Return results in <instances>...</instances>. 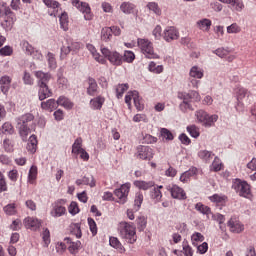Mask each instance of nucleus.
Masks as SVG:
<instances>
[{
  "label": "nucleus",
  "mask_w": 256,
  "mask_h": 256,
  "mask_svg": "<svg viewBox=\"0 0 256 256\" xmlns=\"http://www.w3.org/2000/svg\"><path fill=\"white\" fill-rule=\"evenodd\" d=\"M19 127V134L22 137L23 141H27V137L29 136V133H31V128L27 125H18Z\"/></svg>",
  "instance_id": "43"
},
{
  "label": "nucleus",
  "mask_w": 256,
  "mask_h": 256,
  "mask_svg": "<svg viewBox=\"0 0 256 256\" xmlns=\"http://www.w3.org/2000/svg\"><path fill=\"white\" fill-rule=\"evenodd\" d=\"M166 189L173 199H178L179 201H185V199H187V193H185V190L177 184H170Z\"/></svg>",
  "instance_id": "12"
},
{
  "label": "nucleus",
  "mask_w": 256,
  "mask_h": 256,
  "mask_svg": "<svg viewBox=\"0 0 256 256\" xmlns=\"http://www.w3.org/2000/svg\"><path fill=\"white\" fill-rule=\"evenodd\" d=\"M58 107H64V109H73V102L65 96H60L57 100Z\"/></svg>",
  "instance_id": "35"
},
{
  "label": "nucleus",
  "mask_w": 256,
  "mask_h": 256,
  "mask_svg": "<svg viewBox=\"0 0 256 256\" xmlns=\"http://www.w3.org/2000/svg\"><path fill=\"white\" fill-rule=\"evenodd\" d=\"M161 137L164 141H173L175 135L167 128H161Z\"/></svg>",
  "instance_id": "47"
},
{
  "label": "nucleus",
  "mask_w": 256,
  "mask_h": 256,
  "mask_svg": "<svg viewBox=\"0 0 256 256\" xmlns=\"http://www.w3.org/2000/svg\"><path fill=\"white\" fill-rule=\"evenodd\" d=\"M228 199L229 198L224 194H214L209 197V201H211V203H216V205H221L222 207H224Z\"/></svg>",
  "instance_id": "28"
},
{
  "label": "nucleus",
  "mask_w": 256,
  "mask_h": 256,
  "mask_svg": "<svg viewBox=\"0 0 256 256\" xmlns=\"http://www.w3.org/2000/svg\"><path fill=\"white\" fill-rule=\"evenodd\" d=\"M23 223L26 229H31V231H37V229H40L43 221L35 217H26Z\"/></svg>",
  "instance_id": "17"
},
{
  "label": "nucleus",
  "mask_w": 256,
  "mask_h": 256,
  "mask_svg": "<svg viewBox=\"0 0 256 256\" xmlns=\"http://www.w3.org/2000/svg\"><path fill=\"white\" fill-rule=\"evenodd\" d=\"M0 17H4L1 25L6 31L12 29L15 21H17V17L15 16V13L11 11V8L6 7L3 4H0Z\"/></svg>",
  "instance_id": "3"
},
{
  "label": "nucleus",
  "mask_w": 256,
  "mask_h": 256,
  "mask_svg": "<svg viewBox=\"0 0 256 256\" xmlns=\"http://www.w3.org/2000/svg\"><path fill=\"white\" fill-rule=\"evenodd\" d=\"M81 49V44L71 39H66L65 44L61 47L60 59H67L69 53H77Z\"/></svg>",
  "instance_id": "5"
},
{
  "label": "nucleus",
  "mask_w": 256,
  "mask_h": 256,
  "mask_svg": "<svg viewBox=\"0 0 256 256\" xmlns=\"http://www.w3.org/2000/svg\"><path fill=\"white\" fill-rule=\"evenodd\" d=\"M223 170V162H221V159L219 157H215L214 161L210 165V171H214L215 173Z\"/></svg>",
  "instance_id": "39"
},
{
  "label": "nucleus",
  "mask_w": 256,
  "mask_h": 256,
  "mask_svg": "<svg viewBox=\"0 0 256 256\" xmlns=\"http://www.w3.org/2000/svg\"><path fill=\"white\" fill-rule=\"evenodd\" d=\"M68 212L70 215H77L79 213V205L77 202H71L69 207H68Z\"/></svg>",
  "instance_id": "62"
},
{
  "label": "nucleus",
  "mask_w": 256,
  "mask_h": 256,
  "mask_svg": "<svg viewBox=\"0 0 256 256\" xmlns=\"http://www.w3.org/2000/svg\"><path fill=\"white\" fill-rule=\"evenodd\" d=\"M38 87V97L40 101H45V99L53 95V92L51 91V89H49L48 85H40Z\"/></svg>",
  "instance_id": "23"
},
{
  "label": "nucleus",
  "mask_w": 256,
  "mask_h": 256,
  "mask_svg": "<svg viewBox=\"0 0 256 256\" xmlns=\"http://www.w3.org/2000/svg\"><path fill=\"white\" fill-rule=\"evenodd\" d=\"M104 104H105V97L101 95L90 100V107L91 109H94V111H101Z\"/></svg>",
  "instance_id": "22"
},
{
  "label": "nucleus",
  "mask_w": 256,
  "mask_h": 256,
  "mask_svg": "<svg viewBox=\"0 0 256 256\" xmlns=\"http://www.w3.org/2000/svg\"><path fill=\"white\" fill-rule=\"evenodd\" d=\"M35 77L38 79V86L47 85L51 81V74L43 71H36Z\"/></svg>",
  "instance_id": "24"
},
{
  "label": "nucleus",
  "mask_w": 256,
  "mask_h": 256,
  "mask_svg": "<svg viewBox=\"0 0 256 256\" xmlns=\"http://www.w3.org/2000/svg\"><path fill=\"white\" fill-rule=\"evenodd\" d=\"M33 119H35L33 114H24L18 119V125H27L29 127V123H33Z\"/></svg>",
  "instance_id": "37"
},
{
  "label": "nucleus",
  "mask_w": 256,
  "mask_h": 256,
  "mask_svg": "<svg viewBox=\"0 0 256 256\" xmlns=\"http://www.w3.org/2000/svg\"><path fill=\"white\" fill-rule=\"evenodd\" d=\"M198 157H200L203 161H206V163H209V161L215 157V154L208 150H200L198 152Z\"/></svg>",
  "instance_id": "40"
},
{
  "label": "nucleus",
  "mask_w": 256,
  "mask_h": 256,
  "mask_svg": "<svg viewBox=\"0 0 256 256\" xmlns=\"http://www.w3.org/2000/svg\"><path fill=\"white\" fill-rule=\"evenodd\" d=\"M6 215H15L17 213V205L15 203L8 204L4 207Z\"/></svg>",
  "instance_id": "54"
},
{
  "label": "nucleus",
  "mask_w": 256,
  "mask_h": 256,
  "mask_svg": "<svg viewBox=\"0 0 256 256\" xmlns=\"http://www.w3.org/2000/svg\"><path fill=\"white\" fill-rule=\"evenodd\" d=\"M129 191H131V183H125L120 188L114 190V195L118 198V203L125 205L127 203V197H129Z\"/></svg>",
  "instance_id": "11"
},
{
  "label": "nucleus",
  "mask_w": 256,
  "mask_h": 256,
  "mask_svg": "<svg viewBox=\"0 0 256 256\" xmlns=\"http://www.w3.org/2000/svg\"><path fill=\"white\" fill-rule=\"evenodd\" d=\"M60 27L63 31H69V15L67 12H62L59 16Z\"/></svg>",
  "instance_id": "34"
},
{
  "label": "nucleus",
  "mask_w": 256,
  "mask_h": 256,
  "mask_svg": "<svg viewBox=\"0 0 256 256\" xmlns=\"http://www.w3.org/2000/svg\"><path fill=\"white\" fill-rule=\"evenodd\" d=\"M110 246L114 249H117L119 253H125V247L123 244H121V241H119V238L117 237H110L109 239Z\"/></svg>",
  "instance_id": "33"
},
{
  "label": "nucleus",
  "mask_w": 256,
  "mask_h": 256,
  "mask_svg": "<svg viewBox=\"0 0 256 256\" xmlns=\"http://www.w3.org/2000/svg\"><path fill=\"white\" fill-rule=\"evenodd\" d=\"M86 47L88 51H90L91 55L94 57L95 61H97L98 63H101L102 65H105L107 61L103 56H101V54H99V52H97V49L95 48V46H93L92 44H87Z\"/></svg>",
  "instance_id": "27"
},
{
  "label": "nucleus",
  "mask_w": 256,
  "mask_h": 256,
  "mask_svg": "<svg viewBox=\"0 0 256 256\" xmlns=\"http://www.w3.org/2000/svg\"><path fill=\"white\" fill-rule=\"evenodd\" d=\"M220 3H226L230 5L234 11L241 12L245 9V4H243V0H219Z\"/></svg>",
  "instance_id": "21"
},
{
  "label": "nucleus",
  "mask_w": 256,
  "mask_h": 256,
  "mask_svg": "<svg viewBox=\"0 0 256 256\" xmlns=\"http://www.w3.org/2000/svg\"><path fill=\"white\" fill-rule=\"evenodd\" d=\"M211 25H213V23L207 18L196 22V26L198 27V29H200V31H209V29H211Z\"/></svg>",
  "instance_id": "32"
},
{
  "label": "nucleus",
  "mask_w": 256,
  "mask_h": 256,
  "mask_svg": "<svg viewBox=\"0 0 256 256\" xmlns=\"http://www.w3.org/2000/svg\"><path fill=\"white\" fill-rule=\"evenodd\" d=\"M122 57L123 62L125 61L126 63H133V61H135V53H133V51L130 50L124 51V55Z\"/></svg>",
  "instance_id": "52"
},
{
  "label": "nucleus",
  "mask_w": 256,
  "mask_h": 256,
  "mask_svg": "<svg viewBox=\"0 0 256 256\" xmlns=\"http://www.w3.org/2000/svg\"><path fill=\"white\" fill-rule=\"evenodd\" d=\"M44 5L48 7L49 9H52L51 15H54V17H57L59 14V11H61V4L57 2V0H42Z\"/></svg>",
  "instance_id": "19"
},
{
  "label": "nucleus",
  "mask_w": 256,
  "mask_h": 256,
  "mask_svg": "<svg viewBox=\"0 0 256 256\" xmlns=\"http://www.w3.org/2000/svg\"><path fill=\"white\" fill-rule=\"evenodd\" d=\"M134 185L137 187V189H141L142 191H147L148 189H151V187H155V182L153 181H143V180H136L134 181Z\"/></svg>",
  "instance_id": "30"
},
{
  "label": "nucleus",
  "mask_w": 256,
  "mask_h": 256,
  "mask_svg": "<svg viewBox=\"0 0 256 256\" xmlns=\"http://www.w3.org/2000/svg\"><path fill=\"white\" fill-rule=\"evenodd\" d=\"M234 91L237 101L236 109H238V107H243V99H245V97H249L251 92H249V90L243 86H236Z\"/></svg>",
  "instance_id": "15"
},
{
  "label": "nucleus",
  "mask_w": 256,
  "mask_h": 256,
  "mask_svg": "<svg viewBox=\"0 0 256 256\" xmlns=\"http://www.w3.org/2000/svg\"><path fill=\"white\" fill-rule=\"evenodd\" d=\"M37 180V166H31L29 173H28V182H30L31 185L35 183Z\"/></svg>",
  "instance_id": "49"
},
{
  "label": "nucleus",
  "mask_w": 256,
  "mask_h": 256,
  "mask_svg": "<svg viewBox=\"0 0 256 256\" xmlns=\"http://www.w3.org/2000/svg\"><path fill=\"white\" fill-rule=\"evenodd\" d=\"M73 7L79 9L81 13L84 15V19L86 21H92L93 12H91V6L87 2H81L80 0H71Z\"/></svg>",
  "instance_id": "9"
},
{
  "label": "nucleus",
  "mask_w": 256,
  "mask_h": 256,
  "mask_svg": "<svg viewBox=\"0 0 256 256\" xmlns=\"http://www.w3.org/2000/svg\"><path fill=\"white\" fill-rule=\"evenodd\" d=\"M196 121L202 125V127H214L215 123L219 120L217 114H209L207 111L200 109L195 112Z\"/></svg>",
  "instance_id": "2"
},
{
  "label": "nucleus",
  "mask_w": 256,
  "mask_h": 256,
  "mask_svg": "<svg viewBox=\"0 0 256 256\" xmlns=\"http://www.w3.org/2000/svg\"><path fill=\"white\" fill-rule=\"evenodd\" d=\"M137 43L138 47L147 59H155L157 57V54H155L153 50V43H151V41L139 38Z\"/></svg>",
  "instance_id": "7"
},
{
  "label": "nucleus",
  "mask_w": 256,
  "mask_h": 256,
  "mask_svg": "<svg viewBox=\"0 0 256 256\" xmlns=\"http://www.w3.org/2000/svg\"><path fill=\"white\" fill-rule=\"evenodd\" d=\"M232 189H234L240 197H249V195H251V186L247 181L241 179H236L233 182Z\"/></svg>",
  "instance_id": "6"
},
{
  "label": "nucleus",
  "mask_w": 256,
  "mask_h": 256,
  "mask_svg": "<svg viewBox=\"0 0 256 256\" xmlns=\"http://www.w3.org/2000/svg\"><path fill=\"white\" fill-rule=\"evenodd\" d=\"M197 172L198 170L196 167H191L189 170L182 173L180 176L181 183H189V181L191 180V177H195V175H197Z\"/></svg>",
  "instance_id": "26"
},
{
  "label": "nucleus",
  "mask_w": 256,
  "mask_h": 256,
  "mask_svg": "<svg viewBox=\"0 0 256 256\" xmlns=\"http://www.w3.org/2000/svg\"><path fill=\"white\" fill-rule=\"evenodd\" d=\"M182 249L185 256H193L194 251L191 245H189V242L184 241L182 243Z\"/></svg>",
  "instance_id": "55"
},
{
  "label": "nucleus",
  "mask_w": 256,
  "mask_h": 256,
  "mask_svg": "<svg viewBox=\"0 0 256 256\" xmlns=\"http://www.w3.org/2000/svg\"><path fill=\"white\" fill-rule=\"evenodd\" d=\"M120 11H123L126 15H131L135 11V5L130 2H123L120 5Z\"/></svg>",
  "instance_id": "38"
},
{
  "label": "nucleus",
  "mask_w": 256,
  "mask_h": 256,
  "mask_svg": "<svg viewBox=\"0 0 256 256\" xmlns=\"http://www.w3.org/2000/svg\"><path fill=\"white\" fill-rule=\"evenodd\" d=\"M66 243H69L68 251L70 253H75L76 251H79V247H81V241L72 242L71 238H65Z\"/></svg>",
  "instance_id": "41"
},
{
  "label": "nucleus",
  "mask_w": 256,
  "mask_h": 256,
  "mask_svg": "<svg viewBox=\"0 0 256 256\" xmlns=\"http://www.w3.org/2000/svg\"><path fill=\"white\" fill-rule=\"evenodd\" d=\"M88 225L92 235L95 237L97 235V223L93 218H88Z\"/></svg>",
  "instance_id": "61"
},
{
  "label": "nucleus",
  "mask_w": 256,
  "mask_h": 256,
  "mask_svg": "<svg viewBox=\"0 0 256 256\" xmlns=\"http://www.w3.org/2000/svg\"><path fill=\"white\" fill-rule=\"evenodd\" d=\"M41 107L45 111H50V113H51V112L55 111V109H57L58 104H57V101H55V99H49L45 102H42Z\"/></svg>",
  "instance_id": "31"
},
{
  "label": "nucleus",
  "mask_w": 256,
  "mask_h": 256,
  "mask_svg": "<svg viewBox=\"0 0 256 256\" xmlns=\"http://www.w3.org/2000/svg\"><path fill=\"white\" fill-rule=\"evenodd\" d=\"M164 39L165 41H175V39H179V31L175 27H169L164 31Z\"/></svg>",
  "instance_id": "25"
},
{
  "label": "nucleus",
  "mask_w": 256,
  "mask_h": 256,
  "mask_svg": "<svg viewBox=\"0 0 256 256\" xmlns=\"http://www.w3.org/2000/svg\"><path fill=\"white\" fill-rule=\"evenodd\" d=\"M196 211L202 213V215H211V208L209 206H205V204L199 202L195 205Z\"/></svg>",
  "instance_id": "44"
},
{
  "label": "nucleus",
  "mask_w": 256,
  "mask_h": 256,
  "mask_svg": "<svg viewBox=\"0 0 256 256\" xmlns=\"http://www.w3.org/2000/svg\"><path fill=\"white\" fill-rule=\"evenodd\" d=\"M67 200L60 199L52 204V209L50 211L51 217L59 218L63 217V215H67Z\"/></svg>",
  "instance_id": "8"
},
{
  "label": "nucleus",
  "mask_w": 256,
  "mask_h": 256,
  "mask_svg": "<svg viewBox=\"0 0 256 256\" xmlns=\"http://www.w3.org/2000/svg\"><path fill=\"white\" fill-rule=\"evenodd\" d=\"M227 33H241V27L237 23H233L227 27Z\"/></svg>",
  "instance_id": "63"
},
{
  "label": "nucleus",
  "mask_w": 256,
  "mask_h": 256,
  "mask_svg": "<svg viewBox=\"0 0 256 256\" xmlns=\"http://www.w3.org/2000/svg\"><path fill=\"white\" fill-rule=\"evenodd\" d=\"M99 93V85H97V81L93 78H88V87H87V95L90 97H95Z\"/></svg>",
  "instance_id": "20"
},
{
  "label": "nucleus",
  "mask_w": 256,
  "mask_h": 256,
  "mask_svg": "<svg viewBox=\"0 0 256 256\" xmlns=\"http://www.w3.org/2000/svg\"><path fill=\"white\" fill-rule=\"evenodd\" d=\"M101 53L110 61L111 65H115L116 67L123 65V55L121 53L115 50L111 51L107 47H101Z\"/></svg>",
  "instance_id": "4"
},
{
  "label": "nucleus",
  "mask_w": 256,
  "mask_h": 256,
  "mask_svg": "<svg viewBox=\"0 0 256 256\" xmlns=\"http://www.w3.org/2000/svg\"><path fill=\"white\" fill-rule=\"evenodd\" d=\"M231 233H243L245 226L239 221L238 217H231L227 223Z\"/></svg>",
  "instance_id": "16"
},
{
  "label": "nucleus",
  "mask_w": 256,
  "mask_h": 256,
  "mask_svg": "<svg viewBox=\"0 0 256 256\" xmlns=\"http://www.w3.org/2000/svg\"><path fill=\"white\" fill-rule=\"evenodd\" d=\"M22 49L27 55H33V53H35V48H33L27 41H22Z\"/></svg>",
  "instance_id": "56"
},
{
  "label": "nucleus",
  "mask_w": 256,
  "mask_h": 256,
  "mask_svg": "<svg viewBox=\"0 0 256 256\" xmlns=\"http://www.w3.org/2000/svg\"><path fill=\"white\" fill-rule=\"evenodd\" d=\"M111 33L112 32H111L110 28H103L102 32H101L102 41H110L111 37H113V35Z\"/></svg>",
  "instance_id": "57"
},
{
  "label": "nucleus",
  "mask_w": 256,
  "mask_h": 256,
  "mask_svg": "<svg viewBox=\"0 0 256 256\" xmlns=\"http://www.w3.org/2000/svg\"><path fill=\"white\" fill-rule=\"evenodd\" d=\"M214 55H217V57H220V59H225L227 55L231 53L229 48L220 47L213 51Z\"/></svg>",
  "instance_id": "45"
},
{
  "label": "nucleus",
  "mask_w": 256,
  "mask_h": 256,
  "mask_svg": "<svg viewBox=\"0 0 256 256\" xmlns=\"http://www.w3.org/2000/svg\"><path fill=\"white\" fill-rule=\"evenodd\" d=\"M12 81L13 79L8 75L0 77V91L3 93V95H7L9 93Z\"/></svg>",
  "instance_id": "18"
},
{
  "label": "nucleus",
  "mask_w": 256,
  "mask_h": 256,
  "mask_svg": "<svg viewBox=\"0 0 256 256\" xmlns=\"http://www.w3.org/2000/svg\"><path fill=\"white\" fill-rule=\"evenodd\" d=\"M83 145V139L77 138L72 145V153H75L76 155H79V152L83 150L81 147Z\"/></svg>",
  "instance_id": "50"
},
{
  "label": "nucleus",
  "mask_w": 256,
  "mask_h": 256,
  "mask_svg": "<svg viewBox=\"0 0 256 256\" xmlns=\"http://www.w3.org/2000/svg\"><path fill=\"white\" fill-rule=\"evenodd\" d=\"M37 145H38L37 136L31 135L28 140L26 149L29 153H32V154L37 153Z\"/></svg>",
  "instance_id": "29"
},
{
  "label": "nucleus",
  "mask_w": 256,
  "mask_h": 256,
  "mask_svg": "<svg viewBox=\"0 0 256 256\" xmlns=\"http://www.w3.org/2000/svg\"><path fill=\"white\" fill-rule=\"evenodd\" d=\"M150 197L154 203H159L161 201V186H154L150 191Z\"/></svg>",
  "instance_id": "36"
},
{
  "label": "nucleus",
  "mask_w": 256,
  "mask_h": 256,
  "mask_svg": "<svg viewBox=\"0 0 256 256\" xmlns=\"http://www.w3.org/2000/svg\"><path fill=\"white\" fill-rule=\"evenodd\" d=\"M190 77L194 79H203V70L197 66H193L190 70Z\"/></svg>",
  "instance_id": "46"
},
{
  "label": "nucleus",
  "mask_w": 256,
  "mask_h": 256,
  "mask_svg": "<svg viewBox=\"0 0 256 256\" xmlns=\"http://www.w3.org/2000/svg\"><path fill=\"white\" fill-rule=\"evenodd\" d=\"M191 241L192 245H194V247H197L199 243H203V241H205V236H203V234L199 232H194L191 236Z\"/></svg>",
  "instance_id": "42"
},
{
  "label": "nucleus",
  "mask_w": 256,
  "mask_h": 256,
  "mask_svg": "<svg viewBox=\"0 0 256 256\" xmlns=\"http://www.w3.org/2000/svg\"><path fill=\"white\" fill-rule=\"evenodd\" d=\"M187 99H192L193 101H201V95L197 91H190L187 94H184V101L180 104V109L182 111H187V109H191V104L187 102Z\"/></svg>",
  "instance_id": "14"
},
{
  "label": "nucleus",
  "mask_w": 256,
  "mask_h": 256,
  "mask_svg": "<svg viewBox=\"0 0 256 256\" xmlns=\"http://www.w3.org/2000/svg\"><path fill=\"white\" fill-rule=\"evenodd\" d=\"M155 153L149 146L139 145L136 148L135 157L142 161H151Z\"/></svg>",
  "instance_id": "10"
},
{
  "label": "nucleus",
  "mask_w": 256,
  "mask_h": 256,
  "mask_svg": "<svg viewBox=\"0 0 256 256\" xmlns=\"http://www.w3.org/2000/svg\"><path fill=\"white\" fill-rule=\"evenodd\" d=\"M8 178L12 183H17V180L19 179V171H17V169L10 170L8 172Z\"/></svg>",
  "instance_id": "60"
},
{
  "label": "nucleus",
  "mask_w": 256,
  "mask_h": 256,
  "mask_svg": "<svg viewBox=\"0 0 256 256\" xmlns=\"http://www.w3.org/2000/svg\"><path fill=\"white\" fill-rule=\"evenodd\" d=\"M131 100L134 101V105L138 111H143L144 106L141 103V99L139 98V92L137 91H130L125 96V103L128 105V107H131Z\"/></svg>",
  "instance_id": "13"
},
{
  "label": "nucleus",
  "mask_w": 256,
  "mask_h": 256,
  "mask_svg": "<svg viewBox=\"0 0 256 256\" xmlns=\"http://www.w3.org/2000/svg\"><path fill=\"white\" fill-rule=\"evenodd\" d=\"M149 71H151L152 73L159 74V73H161V66L157 65V63L152 61L149 64Z\"/></svg>",
  "instance_id": "64"
},
{
  "label": "nucleus",
  "mask_w": 256,
  "mask_h": 256,
  "mask_svg": "<svg viewBox=\"0 0 256 256\" xmlns=\"http://www.w3.org/2000/svg\"><path fill=\"white\" fill-rule=\"evenodd\" d=\"M118 233L121 239H124L126 243H130V245L137 242V228L133 223L120 222Z\"/></svg>",
  "instance_id": "1"
},
{
  "label": "nucleus",
  "mask_w": 256,
  "mask_h": 256,
  "mask_svg": "<svg viewBox=\"0 0 256 256\" xmlns=\"http://www.w3.org/2000/svg\"><path fill=\"white\" fill-rule=\"evenodd\" d=\"M13 125L9 122H6L2 125V133H7L8 135H13L14 133Z\"/></svg>",
  "instance_id": "59"
},
{
  "label": "nucleus",
  "mask_w": 256,
  "mask_h": 256,
  "mask_svg": "<svg viewBox=\"0 0 256 256\" xmlns=\"http://www.w3.org/2000/svg\"><path fill=\"white\" fill-rule=\"evenodd\" d=\"M47 61L50 69H57V60L55 59V54L49 52L47 54Z\"/></svg>",
  "instance_id": "53"
},
{
  "label": "nucleus",
  "mask_w": 256,
  "mask_h": 256,
  "mask_svg": "<svg viewBox=\"0 0 256 256\" xmlns=\"http://www.w3.org/2000/svg\"><path fill=\"white\" fill-rule=\"evenodd\" d=\"M141 205H143V193L137 192L134 199L135 211H139V209H141Z\"/></svg>",
  "instance_id": "48"
},
{
  "label": "nucleus",
  "mask_w": 256,
  "mask_h": 256,
  "mask_svg": "<svg viewBox=\"0 0 256 256\" xmlns=\"http://www.w3.org/2000/svg\"><path fill=\"white\" fill-rule=\"evenodd\" d=\"M187 131H188L189 135H191V137H194V139H197V137H199V135H200L199 129L195 125L188 126Z\"/></svg>",
  "instance_id": "58"
},
{
  "label": "nucleus",
  "mask_w": 256,
  "mask_h": 256,
  "mask_svg": "<svg viewBox=\"0 0 256 256\" xmlns=\"http://www.w3.org/2000/svg\"><path fill=\"white\" fill-rule=\"evenodd\" d=\"M127 89H129V84H119L116 87V97L118 99H121V97H123V94L125 93V91H127Z\"/></svg>",
  "instance_id": "51"
}]
</instances>
